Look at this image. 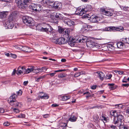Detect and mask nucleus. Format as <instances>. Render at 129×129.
I'll list each match as a JSON object with an SVG mask.
<instances>
[{"label": "nucleus", "mask_w": 129, "mask_h": 129, "mask_svg": "<svg viewBox=\"0 0 129 129\" xmlns=\"http://www.w3.org/2000/svg\"><path fill=\"white\" fill-rule=\"evenodd\" d=\"M91 7L90 5H85L78 7L76 11V14L81 16L85 13L86 12L91 10Z\"/></svg>", "instance_id": "obj_1"}, {"label": "nucleus", "mask_w": 129, "mask_h": 129, "mask_svg": "<svg viewBox=\"0 0 129 129\" xmlns=\"http://www.w3.org/2000/svg\"><path fill=\"white\" fill-rule=\"evenodd\" d=\"M22 20L23 23L30 27L34 26L35 24L34 21L30 17L27 16L24 17L22 18Z\"/></svg>", "instance_id": "obj_2"}, {"label": "nucleus", "mask_w": 129, "mask_h": 129, "mask_svg": "<svg viewBox=\"0 0 129 129\" xmlns=\"http://www.w3.org/2000/svg\"><path fill=\"white\" fill-rule=\"evenodd\" d=\"M29 7L33 10L36 12L42 11L43 10L42 7L39 4L32 3L29 6Z\"/></svg>", "instance_id": "obj_3"}, {"label": "nucleus", "mask_w": 129, "mask_h": 129, "mask_svg": "<svg viewBox=\"0 0 129 129\" xmlns=\"http://www.w3.org/2000/svg\"><path fill=\"white\" fill-rule=\"evenodd\" d=\"M101 12L103 14L108 16H112L113 13L111 12L110 10L107 9L106 7H103L101 8L100 9Z\"/></svg>", "instance_id": "obj_4"}, {"label": "nucleus", "mask_w": 129, "mask_h": 129, "mask_svg": "<svg viewBox=\"0 0 129 129\" xmlns=\"http://www.w3.org/2000/svg\"><path fill=\"white\" fill-rule=\"evenodd\" d=\"M92 28V26L87 24L83 25L81 30L82 32L84 33L89 30Z\"/></svg>", "instance_id": "obj_5"}, {"label": "nucleus", "mask_w": 129, "mask_h": 129, "mask_svg": "<svg viewBox=\"0 0 129 129\" xmlns=\"http://www.w3.org/2000/svg\"><path fill=\"white\" fill-rule=\"evenodd\" d=\"M53 41V42L56 44L61 45L65 43V39L62 37L60 38L57 39H54Z\"/></svg>", "instance_id": "obj_6"}, {"label": "nucleus", "mask_w": 129, "mask_h": 129, "mask_svg": "<svg viewBox=\"0 0 129 129\" xmlns=\"http://www.w3.org/2000/svg\"><path fill=\"white\" fill-rule=\"evenodd\" d=\"M26 71V69L23 67H19L17 70L16 73L18 75H20L23 73L25 74V72Z\"/></svg>", "instance_id": "obj_7"}, {"label": "nucleus", "mask_w": 129, "mask_h": 129, "mask_svg": "<svg viewBox=\"0 0 129 129\" xmlns=\"http://www.w3.org/2000/svg\"><path fill=\"white\" fill-rule=\"evenodd\" d=\"M99 19V18L95 15H93L90 17L89 20L93 23H95L98 22Z\"/></svg>", "instance_id": "obj_8"}, {"label": "nucleus", "mask_w": 129, "mask_h": 129, "mask_svg": "<svg viewBox=\"0 0 129 129\" xmlns=\"http://www.w3.org/2000/svg\"><path fill=\"white\" fill-rule=\"evenodd\" d=\"M64 23L69 26H71L74 24V22L72 20L66 18L64 21Z\"/></svg>", "instance_id": "obj_9"}, {"label": "nucleus", "mask_w": 129, "mask_h": 129, "mask_svg": "<svg viewBox=\"0 0 129 129\" xmlns=\"http://www.w3.org/2000/svg\"><path fill=\"white\" fill-rule=\"evenodd\" d=\"M94 74L102 80H103L105 77L104 74L102 72H97L95 73Z\"/></svg>", "instance_id": "obj_10"}, {"label": "nucleus", "mask_w": 129, "mask_h": 129, "mask_svg": "<svg viewBox=\"0 0 129 129\" xmlns=\"http://www.w3.org/2000/svg\"><path fill=\"white\" fill-rule=\"evenodd\" d=\"M9 103L11 106L15 107L18 106L19 104H21L20 103H19L15 100H11Z\"/></svg>", "instance_id": "obj_11"}, {"label": "nucleus", "mask_w": 129, "mask_h": 129, "mask_svg": "<svg viewBox=\"0 0 129 129\" xmlns=\"http://www.w3.org/2000/svg\"><path fill=\"white\" fill-rule=\"evenodd\" d=\"M37 70L33 68H28L27 69H26V71L25 72V74H28L30 73L33 72L36 73H38V72Z\"/></svg>", "instance_id": "obj_12"}, {"label": "nucleus", "mask_w": 129, "mask_h": 129, "mask_svg": "<svg viewBox=\"0 0 129 129\" xmlns=\"http://www.w3.org/2000/svg\"><path fill=\"white\" fill-rule=\"evenodd\" d=\"M86 45L88 47L92 48L94 46V43L92 40H88L86 42Z\"/></svg>", "instance_id": "obj_13"}, {"label": "nucleus", "mask_w": 129, "mask_h": 129, "mask_svg": "<svg viewBox=\"0 0 129 129\" xmlns=\"http://www.w3.org/2000/svg\"><path fill=\"white\" fill-rule=\"evenodd\" d=\"M62 4L58 2H55L54 3L53 8L59 9L62 7Z\"/></svg>", "instance_id": "obj_14"}, {"label": "nucleus", "mask_w": 129, "mask_h": 129, "mask_svg": "<svg viewBox=\"0 0 129 129\" xmlns=\"http://www.w3.org/2000/svg\"><path fill=\"white\" fill-rule=\"evenodd\" d=\"M113 123L116 126L117 125H121V122L118 120V119L117 118L115 117L114 118L113 120Z\"/></svg>", "instance_id": "obj_15"}, {"label": "nucleus", "mask_w": 129, "mask_h": 129, "mask_svg": "<svg viewBox=\"0 0 129 129\" xmlns=\"http://www.w3.org/2000/svg\"><path fill=\"white\" fill-rule=\"evenodd\" d=\"M116 45L118 48L123 49L125 47L124 43L121 42H118Z\"/></svg>", "instance_id": "obj_16"}, {"label": "nucleus", "mask_w": 129, "mask_h": 129, "mask_svg": "<svg viewBox=\"0 0 129 129\" xmlns=\"http://www.w3.org/2000/svg\"><path fill=\"white\" fill-rule=\"evenodd\" d=\"M8 14L7 11H4L0 12V18H5Z\"/></svg>", "instance_id": "obj_17"}, {"label": "nucleus", "mask_w": 129, "mask_h": 129, "mask_svg": "<svg viewBox=\"0 0 129 129\" xmlns=\"http://www.w3.org/2000/svg\"><path fill=\"white\" fill-rule=\"evenodd\" d=\"M55 17L57 20H61L62 19L63 17L62 15L58 13H56Z\"/></svg>", "instance_id": "obj_18"}, {"label": "nucleus", "mask_w": 129, "mask_h": 129, "mask_svg": "<svg viewBox=\"0 0 129 129\" xmlns=\"http://www.w3.org/2000/svg\"><path fill=\"white\" fill-rule=\"evenodd\" d=\"M108 85L109 86V88L111 90H113L115 89L117 86L114 85V84L113 83L108 84Z\"/></svg>", "instance_id": "obj_19"}, {"label": "nucleus", "mask_w": 129, "mask_h": 129, "mask_svg": "<svg viewBox=\"0 0 129 129\" xmlns=\"http://www.w3.org/2000/svg\"><path fill=\"white\" fill-rule=\"evenodd\" d=\"M77 119V118L76 116L72 115L69 119V120L71 121L74 122L76 121Z\"/></svg>", "instance_id": "obj_20"}, {"label": "nucleus", "mask_w": 129, "mask_h": 129, "mask_svg": "<svg viewBox=\"0 0 129 129\" xmlns=\"http://www.w3.org/2000/svg\"><path fill=\"white\" fill-rule=\"evenodd\" d=\"M87 38L86 37H83L80 38V39L79 40V41L80 42H86L87 41Z\"/></svg>", "instance_id": "obj_21"}, {"label": "nucleus", "mask_w": 129, "mask_h": 129, "mask_svg": "<svg viewBox=\"0 0 129 129\" xmlns=\"http://www.w3.org/2000/svg\"><path fill=\"white\" fill-rule=\"evenodd\" d=\"M41 93L40 94H41ZM40 98L42 99H47L49 98V96L47 94H44L43 95H42V94H39Z\"/></svg>", "instance_id": "obj_22"}, {"label": "nucleus", "mask_w": 129, "mask_h": 129, "mask_svg": "<svg viewBox=\"0 0 129 129\" xmlns=\"http://www.w3.org/2000/svg\"><path fill=\"white\" fill-rule=\"evenodd\" d=\"M117 27L114 26H110L108 27L107 29V31L116 30Z\"/></svg>", "instance_id": "obj_23"}, {"label": "nucleus", "mask_w": 129, "mask_h": 129, "mask_svg": "<svg viewBox=\"0 0 129 129\" xmlns=\"http://www.w3.org/2000/svg\"><path fill=\"white\" fill-rule=\"evenodd\" d=\"M7 27L9 29L12 28L13 27V24L12 22H9L7 24Z\"/></svg>", "instance_id": "obj_24"}, {"label": "nucleus", "mask_w": 129, "mask_h": 129, "mask_svg": "<svg viewBox=\"0 0 129 129\" xmlns=\"http://www.w3.org/2000/svg\"><path fill=\"white\" fill-rule=\"evenodd\" d=\"M115 117L121 122L122 120L123 119V116L122 115L120 114L117 115V116Z\"/></svg>", "instance_id": "obj_25"}, {"label": "nucleus", "mask_w": 129, "mask_h": 129, "mask_svg": "<svg viewBox=\"0 0 129 129\" xmlns=\"http://www.w3.org/2000/svg\"><path fill=\"white\" fill-rule=\"evenodd\" d=\"M28 47L26 46H21V50L23 51L26 52H28Z\"/></svg>", "instance_id": "obj_26"}, {"label": "nucleus", "mask_w": 129, "mask_h": 129, "mask_svg": "<svg viewBox=\"0 0 129 129\" xmlns=\"http://www.w3.org/2000/svg\"><path fill=\"white\" fill-rule=\"evenodd\" d=\"M39 2H41V4L44 6H46L47 5V2H46L45 0H41V1Z\"/></svg>", "instance_id": "obj_27"}, {"label": "nucleus", "mask_w": 129, "mask_h": 129, "mask_svg": "<svg viewBox=\"0 0 129 129\" xmlns=\"http://www.w3.org/2000/svg\"><path fill=\"white\" fill-rule=\"evenodd\" d=\"M46 76V75H44L39 77V78H36V81L37 82H39L40 80H42L43 78Z\"/></svg>", "instance_id": "obj_28"}, {"label": "nucleus", "mask_w": 129, "mask_h": 129, "mask_svg": "<svg viewBox=\"0 0 129 129\" xmlns=\"http://www.w3.org/2000/svg\"><path fill=\"white\" fill-rule=\"evenodd\" d=\"M70 98V97L69 96H62V99L63 101H66Z\"/></svg>", "instance_id": "obj_29"}, {"label": "nucleus", "mask_w": 129, "mask_h": 129, "mask_svg": "<svg viewBox=\"0 0 129 129\" xmlns=\"http://www.w3.org/2000/svg\"><path fill=\"white\" fill-rule=\"evenodd\" d=\"M17 98V95L15 93H14L10 97V99L12 100H15V99Z\"/></svg>", "instance_id": "obj_30"}, {"label": "nucleus", "mask_w": 129, "mask_h": 129, "mask_svg": "<svg viewBox=\"0 0 129 129\" xmlns=\"http://www.w3.org/2000/svg\"><path fill=\"white\" fill-rule=\"evenodd\" d=\"M40 30L41 31L47 32L49 31V28H44L43 27H42Z\"/></svg>", "instance_id": "obj_31"}, {"label": "nucleus", "mask_w": 129, "mask_h": 129, "mask_svg": "<svg viewBox=\"0 0 129 129\" xmlns=\"http://www.w3.org/2000/svg\"><path fill=\"white\" fill-rule=\"evenodd\" d=\"M83 94L86 95V97L87 99H88V98L91 96V95L90 94V93L88 92H86L84 93Z\"/></svg>", "instance_id": "obj_32"}, {"label": "nucleus", "mask_w": 129, "mask_h": 129, "mask_svg": "<svg viewBox=\"0 0 129 129\" xmlns=\"http://www.w3.org/2000/svg\"><path fill=\"white\" fill-rule=\"evenodd\" d=\"M122 41L127 44H129V38H122Z\"/></svg>", "instance_id": "obj_33"}, {"label": "nucleus", "mask_w": 129, "mask_h": 129, "mask_svg": "<svg viewBox=\"0 0 129 129\" xmlns=\"http://www.w3.org/2000/svg\"><path fill=\"white\" fill-rule=\"evenodd\" d=\"M67 75L64 73H62L59 75L58 77L59 78H62L67 76Z\"/></svg>", "instance_id": "obj_34"}, {"label": "nucleus", "mask_w": 129, "mask_h": 129, "mask_svg": "<svg viewBox=\"0 0 129 129\" xmlns=\"http://www.w3.org/2000/svg\"><path fill=\"white\" fill-rule=\"evenodd\" d=\"M64 30V29L63 28L61 27L58 28V31L60 33H63Z\"/></svg>", "instance_id": "obj_35"}, {"label": "nucleus", "mask_w": 129, "mask_h": 129, "mask_svg": "<svg viewBox=\"0 0 129 129\" xmlns=\"http://www.w3.org/2000/svg\"><path fill=\"white\" fill-rule=\"evenodd\" d=\"M16 3L18 5H21L22 4V1L21 0H15Z\"/></svg>", "instance_id": "obj_36"}, {"label": "nucleus", "mask_w": 129, "mask_h": 129, "mask_svg": "<svg viewBox=\"0 0 129 129\" xmlns=\"http://www.w3.org/2000/svg\"><path fill=\"white\" fill-rule=\"evenodd\" d=\"M54 2H50L49 1H47V5L51 6L52 7H53Z\"/></svg>", "instance_id": "obj_37"}, {"label": "nucleus", "mask_w": 129, "mask_h": 129, "mask_svg": "<svg viewBox=\"0 0 129 129\" xmlns=\"http://www.w3.org/2000/svg\"><path fill=\"white\" fill-rule=\"evenodd\" d=\"M12 109L14 111V113H19V109H16L15 108H12Z\"/></svg>", "instance_id": "obj_38"}, {"label": "nucleus", "mask_w": 129, "mask_h": 129, "mask_svg": "<svg viewBox=\"0 0 129 129\" xmlns=\"http://www.w3.org/2000/svg\"><path fill=\"white\" fill-rule=\"evenodd\" d=\"M121 8L125 11H129V7H121Z\"/></svg>", "instance_id": "obj_39"}, {"label": "nucleus", "mask_w": 129, "mask_h": 129, "mask_svg": "<svg viewBox=\"0 0 129 129\" xmlns=\"http://www.w3.org/2000/svg\"><path fill=\"white\" fill-rule=\"evenodd\" d=\"M48 68H46V67H42L41 68H39L38 69H37V70H38V72H39V71L40 70H45V71H46L47 70V69Z\"/></svg>", "instance_id": "obj_40"}, {"label": "nucleus", "mask_w": 129, "mask_h": 129, "mask_svg": "<svg viewBox=\"0 0 129 129\" xmlns=\"http://www.w3.org/2000/svg\"><path fill=\"white\" fill-rule=\"evenodd\" d=\"M17 117L18 118H24L25 117V115L24 114H21L20 115H18Z\"/></svg>", "instance_id": "obj_41"}, {"label": "nucleus", "mask_w": 129, "mask_h": 129, "mask_svg": "<svg viewBox=\"0 0 129 129\" xmlns=\"http://www.w3.org/2000/svg\"><path fill=\"white\" fill-rule=\"evenodd\" d=\"M102 117L103 118V119L104 121L106 122H108V121L109 118L108 117H106L103 115L102 116Z\"/></svg>", "instance_id": "obj_42"}, {"label": "nucleus", "mask_w": 129, "mask_h": 129, "mask_svg": "<svg viewBox=\"0 0 129 129\" xmlns=\"http://www.w3.org/2000/svg\"><path fill=\"white\" fill-rule=\"evenodd\" d=\"M123 29V28L122 27H117L116 31H122Z\"/></svg>", "instance_id": "obj_43"}, {"label": "nucleus", "mask_w": 129, "mask_h": 129, "mask_svg": "<svg viewBox=\"0 0 129 129\" xmlns=\"http://www.w3.org/2000/svg\"><path fill=\"white\" fill-rule=\"evenodd\" d=\"M31 0H24V3L25 4H27V3L31 2Z\"/></svg>", "instance_id": "obj_44"}, {"label": "nucleus", "mask_w": 129, "mask_h": 129, "mask_svg": "<svg viewBox=\"0 0 129 129\" xmlns=\"http://www.w3.org/2000/svg\"><path fill=\"white\" fill-rule=\"evenodd\" d=\"M7 111V110L6 111L3 108H0V113H3Z\"/></svg>", "instance_id": "obj_45"}, {"label": "nucleus", "mask_w": 129, "mask_h": 129, "mask_svg": "<svg viewBox=\"0 0 129 129\" xmlns=\"http://www.w3.org/2000/svg\"><path fill=\"white\" fill-rule=\"evenodd\" d=\"M109 127L111 128L112 129H117L116 126H114V125H109Z\"/></svg>", "instance_id": "obj_46"}, {"label": "nucleus", "mask_w": 129, "mask_h": 129, "mask_svg": "<svg viewBox=\"0 0 129 129\" xmlns=\"http://www.w3.org/2000/svg\"><path fill=\"white\" fill-rule=\"evenodd\" d=\"M14 47H15V48L18 49H21V45H15V46H14Z\"/></svg>", "instance_id": "obj_47"}, {"label": "nucleus", "mask_w": 129, "mask_h": 129, "mask_svg": "<svg viewBox=\"0 0 129 129\" xmlns=\"http://www.w3.org/2000/svg\"><path fill=\"white\" fill-rule=\"evenodd\" d=\"M69 33V31L68 30L66 29L64 31L63 34H64L65 35H68Z\"/></svg>", "instance_id": "obj_48"}, {"label": "nucleus", "mask_w": 129, "mask_h": 129, "mask_svg": "<svg viewBox=\"0 0 129 129\" xmlns=\"http://www.w3.org/2000/svg\"><path fill=\"white\" fill-rule=\"evenodd\" d=\"M3 125L4 126H8L10 125V123L9 122L7 121L3 123Z\"/></svg>", "instance_id": "obj_49"}, {"label": "nucleus", "mask_w": 129, "mask_h": 129, "mask_svg": "<svg viewBox=\"0 0 129 129\" xmlns=\"http://www.w3.org/2000/svg\"><path fill=\"white\" fill-rule=\"evenodd\" d=\"M17 95H20L22 94V92L20 90L19 91H17Z\"/></svg>", "instance_id": "obj_50"}, {"label": "nucleus", "mask_w": 129, "mask_h": 129, "mask_svg": "<svg viewBox=\"0 0 129 129\" xmlns=\"http://www.w3.org/2000/svg\"><path fill=\"white\" fill-rule=\"evenodd\" d=\"M80 76L79 72L76 73H75L74 75V77H77Z\"/></svg>", "instance_id": "obj_51"}, {"label": "nucleus", "mask_w": 129, "mask_h": 129, "mask_svg": "<svg viewBox=\"0 0 129 129\" xmlns=\"http://www.w3.org/2000/svg\"><path fill=\"white\" fill-rule=\"evenodd\" d=\"M117 126H119V129H123L124 125H121H121H117Z\"/></svg>", "instance_id": "obj_52"}, {"label": "nucleus", "mask_w": 129, "mask_h": 129, "mask_svg": "<svg viewBox=\"0 0 129 129\" xmlns=\"http://www.w3.org/2000/svg\"><path fill=\"white\" fill-rule=\"evenodd\" d=\"M115 106H117L119 108H122V105L121 104H119L116 105Z\"/></svg>", "instance_id": "obj_53"}, {"label": "nucleus", "mask_w": 129, "mask_h": 129, "mask_svg": "<svg viewBox=\"0 0 129 129\" xmlns=\"http://www.w3.org/2000/svg\"><path fill=\"white\" fill-rule=\"evenodd\" d=\"M49 117V115L48 114H47L43 115V117L44 118H48Z\"/></svg>", "instance_id": "obj_54"}, {"label": "nucleus", "mask_w": 129, "mask_h": 129, "mask_svg": "<svg viewBox=\"0 0 129 129\" xmlns=\"http://www.w3.org/2000/svg\"><path fill=\"white\" fill-rule=\"evenodd\" d=\"M11 56L14 58H15L17 57V56L15 54H13L11 53Z\"/></svg>", "instance_id": "obj_55"}, {"label": "nucleus", "mask_w": 129, "mask_h": 129, "mask_svg": "<svg viewBox=\"0 0 129 129\" xmlns=\"http://www.w3.org/2000/svg\"><path fill=\"white\" fill-rule=\"evenodd\" d=\"M66 70H56L54 71V72L55 73V72H62L63 71H66Z\"/></svg>", "instance_id": "obj_56"}, {"label": "nucleus", "mask_w": 129, "mask_h": 129, "mask_svg": "<svg viewBox=\"0 0 129 129\" xmlns=\"http://www.w3.org/2000/svg\"><path fill=\"white\" fill-rule=\"evenodd\" d=\"M55 74H56V73L54 72V73H50L49 74H48V75H50V76L51 77H53V76H54L55 75Z\"/></svg>", "instance_id": "obj_57"}, {"label": "nucleus", "mask_w": 129, "mask_h": 129, "mask_svg": "<svg viewBox=\"0 0 129 129\" xmlns=\"http://www.w3.org/2000/svg\"><path fill=\"white\" fill-rule=\"evenodd\" d=\"M58 104H53L52 106H51L52 107H56L57 106H58Z\"/></svg>", "instance_id": "obj_58"}, {"label": "nucleus", "mask_w": 129, "mask_h": 129, "mask_svg": "<svg viewBox=\"0 0 129 129\" xmlns=\"http://www.w3.org/2000/svg\"><path fill=\"white\" fill-rule=\"evenodd\" d=\"M123 129H129V126L126 125H124Z\"/></svg>", "instance_id": "obj_59"}, {"label": "nucleus", "mask_w": 129, "mask_h": 129, "mask_svg": "<svg viewBox=\"0 0 129 129\" xmlns=\"http://www.w3.org/2000/svg\"><path fill=\"white\" fill-rule=\"evenodd\" d=\"M79 72L80 75H82L85 74V72L84 71H81L80 72Z\"/></svg>", "instance_id": "obj_60"}, {"label": "nucleus", "mask_w": 129, "mask_h": 129, "mask_svg": "<svg viewBox=\"0 0 129 129\" xmlns=\"http://www.w3.org/2000/svg\"><path fill=\"white\" fill-rule=\"evenodd\" d=\"M122 85L124 86L127 87L129 86V84H123Z\"/></svg>", "instance_id": "obj_61"}, {"label": "nucleus", "mask_w": 129, "mask_h": 129, "mask_svg": "<svg viewBox=\"0 0 129 129\" xmlns=\"http://www.w3.org/2000/svg\"><path fill=\"white\" fill-rule=\"evenodd\" d=\"M28 81H24L23 83V84L24 85H26L28 84Z\"/></svg>", "instance_id": "obj_62"}, {"label": "nucleus", "mask_w": 129, "mask_h": 129, "mask_svg": "<svg viewBox=\"0 0 129 129\" xmlns=\"http://www.w3.org/2000/svg\"><path fill=\"white\" fill-rule=\"evenodd\" d=\"M102 108V107H101V105L99 106H95V108Z\"/></svg>", "instance_id": "obj_63"}, {"label": "nucleus", "mask_w": 129, "mask_h": 129, "mask_svg": "<svg viewBox=\"0 0 129 129\" xmlns=\"http://www.w3.org/2000/svg\"><path fill=\"white\" fill-rule=\"evenodd\" d=\"M96 88V86H95V85L92 86L91 87V88L92 89H95Z\"/></svg>", "instance_id": "obj_64"}]
</instances>
